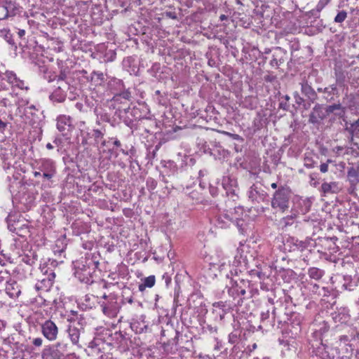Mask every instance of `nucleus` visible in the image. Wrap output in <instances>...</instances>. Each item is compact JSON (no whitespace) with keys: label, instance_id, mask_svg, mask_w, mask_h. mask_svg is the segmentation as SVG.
Segmentation results:
<instances>
[{"label":"nucleus","instance_id":"423d86ee","mask_svg":"<svg viewBox=\"0 0 359 359\" xmlns=\"http://www.w3.org/2000/svg\"><path fill=\"white\" fill-rule=\"evenodd\" d=\"M214 219L215 225L221 229L229 227L231 223H236L240 226V222H242L231 211L221 212L217 215Z\"/></svg>","mask_w":359,"mask_h":359},{"label":"nucleus","instance_id":"20e7f679","mask_svg":"<svg viewBox=\"0 0 359 359\" xmlns=\"http://www.w3.org/2000/svg\"><path fill=\"white\" fill-rule=\"evenodd\" d=\"M34 177H42L44 180L50 182L57 173L56 163L50 158H41L36 161Z\"/></svg>","mask_w":359,"mask_h":359},{"label":"nucleus","instance_id":"13d9d810","mask_svg":"<svg viewBox=\"0 0 359 359\" xmlns=\"http://www.w3.org/2000/svg\"><path fill=\"white\" fill-rule=\"evenodd\" d=\"M116 54L114 50H110L107 51L104 55V57L106 58L105 61H107V62L114 61L116 58Z\"/></svg>","mask_w":359,"mask_h":359},{"label":"nucleus","instance_id":"39448f33","mask_svg":"<svg viewBox=\"0 0 359 359\" xmlns=\"http://www.w3.org/2000/svg\"><path fill=\"white\" fill-rule=\"evenodd\" d=\"M290 198V191L289 188L283 186L279 187L273 194L271 201L272 208L285 212L289 208Z\"/></svg>","mask_w":359,"mask_h":359},{"label":"nucleus","instance_id":"f8f14e48","mask_svg":"<svg viewBox=\"0 0 359 359\" xmlns=\"http://www.w3.org/2000/svg\"><path fill=\"white\" fill-rule=\"evenodd\" d=\"M267 196V193L256 184L251 186L248 191V197L252 202L258 203L263 202Z\"/></svg>","mask_w":359,"mask_h":359},{"label":"nucleus","instance_id":"393cba45","mask_svg":"<svg viewBox=\"0 0 359 359\" xmlns=\"http://www.w3.org/2000/svg\"><path fill=\"white\" fill-rule=\"evenodd\" d=\"M67 245V241L65 235L62 236L60 237L57 241H55L54 248H53V252L55 255L58 254L60 255L62 253H63Z\"/></svg>","mask_w":359,"mask_h":359},{"label":"nucleus","instance_id":"f257e3e1","mask_svg":"<svg viewBox=\"0 0 359 359\" xmlns=\"http://www.w3.org/2000/svg\"><path fill=\"white\" fill-rule=\"evenodd\" d=\"M99 264V262L94 259L93 257H82L74 264V275L81 282L86 284L91 283L93 282V274L98 268Z\"/></svg>","mask_w":359,"mask_h":359},{"label":"nucleus","instance_id":"9b49d317","mask_svg":"<svg viewBox=\"0 0 359 359\" xmlns=\"http://www.w3.org/2000/svg\"><path fill=\"white\" fill-rule=\"evenodd\" d=\"M67 332L72 344L81 347L79 345V339L81 334L84 332L83 327H79L76 324L72 323L68 326Z\"/></svg>","mask_w":359,"mask_h":359},{"label":"nucleus","instance_id":"4468645a","mask_svg":"<svg viewBox=\"0 0 359 359\" xmlns=\"http://www.w3.org/2000/svg\"><path fill=\"white\" fill-rule=\"evenodd\" d=\"M55 278V273H50L46 277H41L38 279L35 285L36 290L48 291L53 286L54 279Z\"/></svg>","mask_w":359,"mask_h":359},{"label":"nucleus","instance_id":"6e6552de","mask_svg":"<svg viewBox=\"0 0 359 359\" xmlns=\"http://www.w3.org/2000/svg\"><path fill=\"white\" fill-rule=\"evenodd\" d=\"M24 221L15 220L13 216L8 215L7 217L8 229L10 231L15 233L19 236L23 237L29 233L28 225L23 222Z\"/></svg>","mask_w":359,"mask_h":359},{"label":"nucleus","instance_id":"b1692460","mask_svg":"<svg viewBox=\"0 0 359 359\" xmlns=\"http://www.w3.org/2000/svg\"><path fill=\"white\" fill-rule=\"evenodd\" d=\"M101 345H103V343L100 339H94L90 341L88 345V354L89 355H97L102 352Z\"/></svg>","mask_w":359,"mask_h":359},{"label":"nucleus","instance_id":"58836bf2","mask_svg":"<svg viewBox=\"0 0 359 359\" xmlns=\"http://www.w3.org/2000/svg\"><path fill=\"white\" fill-rule=\"evenodd\" d=\"M344 283L342 285V287L344 290L352 291L356 287V284L351 281V277L348 276H344Z\"/></svg>","mask_w":359,"mask_h":359},{"label":"nucleus","instance_id":"ddd939ff","mask_svg":"<svg viewBox=\"0 0 359 359\" xmlns=\"http://www.w3.org/2000/svg\"><path fill=\"white\" fill-rule=\"evenodd\" d=\"M102 311L104 315L109 318H114L116 316L118 312V305L116 301L109 299L107 302H102L100 304Z\"/></svg>","mask_w":359,"mask_h":359},{"label":"nucleus","instance_id":"aec40b11","mask_svg":"<svg viewBox=\"0 0 359 359\" xmlns=\"http://www.w3.org/2000/svg\"><path fill=\"white\" fill-rule=\"evenodd\" d=\"M94 113L97 116L96 123L100 125V122H106L110 123L112 126H114V121L111 120L110 115L107 112L102 106L97 105L94 108Z\"/></svg>","mask_w":359,"mask_h":359},{"label":"nucleus","instance_id":"338daca9","mask_svg":"<svg viewBox=\"0 0 359 359\" xmlns=\"http://www.w3.org/2000/svg\"><path fill=\"white\" fill-rule=\"evenodd\" d=\"M17 34L19 39L22 41L25 42V34L26 32L25 29H18L17 32Z\"/></svg>","mask_w":359,"mask_h":359},{"label":"nucleus","instance_id":"de8ad7c7","mask_svg":"<svg viewBox=\"0 0 359 359\" xmlns=\"http://www.w3.org/2000/svg\"><path fill=\"white\" fill-rule=\"evenodd\" d=\"M36 65L38 66L39 73L44 76L46 73H48V67L44 64V62L38 61L36 62Z\"/></svg>","mask_w":359,"mask_h":359},{"label":"nucleus","instance_id":"5701e85b","mask_svg":"<svg viewBox=\"0 0 359 359\" xmlns=\"http://www.w3.org/2000/svg\"><path fill=\"white\" fill-rule=\"evenodd\" d=\"M231 286H226L228 294L230 297L233 298H236V297L241 295L243 296L245 294L246 291L241 286L238 285V284L236 282H233L232 280H230Z\"/></svg>","mask_w":359,"mask_h":359},{"label":"nucleus","instance_id":"8fccbe9b","mask_svg":"<svg viewBox=\"0 0 359 359\" xmlns=\"http://www.w3.org/2000/svg\"><path fill=\"white\" fill-rule=\"evenodd\" d=\"M347 18V13L345 11H339L334 18V22L337 23L343 22Z\"/></svg>","mask_w":359,"mask_h":359},{"label":"nucleus","instance_id":"c9c22d12","mask_svg":"<svg viewBox=\"0 0 359 359\" xmlns=\"http://www.w3.org/2000/svg\"><path fill=\"white\" fill-rule=\"evenodd\" d=\"M55 260L48 259V263H45L43 265H41L40 270L41 272L42 273L41 277H46L48 276V274H49L50 273H55L53 270L48 266V265H50L52 266H55Z\"/></svg>","mask_w":359,"mask_h":359},{"label":"nucleus","instance_id":"774afa93","mask_svg":"<svg viewBox=\"0 0 359 359\" xmlns=\"http://www.w3.org/2000/svg\"><path fill=\"white\" fill-rule=\"evenodd\" d=\"M294 97L295 99V102L298 105H301L302 104H303L304 102V100L298 94V93H295L294 95Z\"/></svg>","mask_w":359,"mask_h":359},{"label":"nucleus","instance_id":"f03ea898","mask_svg":"<svg viewBox=\"0 0 359 359\" xmlns=\"http://www.w3.org/2000/svg\"><path fill=\"white\" fill-rule=\"evenodd\" d=\"M332 113H334L337 116L341 118L345 115L346 107L339 103L329 105L325 108L321 104H316L309 115V121L313 124L319 123Z\"/></svg>","mask_w":359,"mask_h":359},{"label":"nucleus","instance_id":"72a5a7b5","mask_svg":"<svg viewBox=\"0 0 359 359\" xmlns=\"http://www.w3.org/2000/svg\"><path fill=\"white\" fill-rule=\"evenodd\" d=\"M153 98L160 105L164 106L168 102L167 96L165 93H162L159 90L154 92Z\"/></svg>","mask_w":359,"mask_h":359},{"label":"nucleus","instance_id":"2f4dec72","mask_svg":"<svg viewBox=\"0 0 359 359\" xmlns=\"http://www.w3.org/2000/svg\"><path fill=\"white\" fill-rule=\"evenodd\" d=\"M156 282V278L154 276H149L143 279V283L140 284L138 286L139 290L143 292L146 287H152Z\"/></svg>","mask_w":359,"mask_h":359},{"label":"nucleus","instance_id":"a211bd4d","mask_svg":"<svg viewBox=\"0 0 359 359\" xmlns=\"http://www.w3.org/2000/svg\"><path fill=\"white\" fill-rule=\"evenodd\" d=\"M72 127V121L69 116L60 115L57 118V128L63 136L67 135Z\"/></svg>","mask_w":359,"mask_h":359},{"label":"nucleus","instance_id":"79ce46f5","mask_svg":"<svg viewBox=\"0 0 359 359\" xmlns=\"http://www.w3.org/2000/svg\"><path fill=\"white\" fill-rule=\"evenodd\" d=\"M269 317H270L269 310H266V311H262L261 313V322L266 327H267L269 325L271 327H273V323H270L269 320Z\"/></svg>","mask_w":359,"mask_h":359},{"label":"nucleus","instance_id":"412c9836","mask_svg":"<svg viewBox=\"0 0 359 359\" xmlns=\"http://www.w3.org/2000/svg\"><path fill=\"white\" fill-rule=\"evenodd\" d=\"M68 88L67 83H63L62 86H58L53 93L50 95V99L56 102H63L67 97L65 89Z\"/></svg>","mask_w":359,"mask_h":359},{"label":"nucleus","instance_id":"69168bd1","mask_svg":"<svg viewBox=\"0 0 359 359\" xmlns=\"http://www.w3.org/2000/svg\"><path fill=\"white\" fill-rule=\"evenodd\" d=\"M332 161L328 159L327 163H322L320 165V170L321 172H327V170H328V163H331Z\"/></svg>","mask_w":359,"mask_h":359},{"label":"nucleus","instance_id":"6ab92c4d","mask_svg":"<svg viewBox=\"0 0 359 359\" xmlns=\"http://www.w3.org/2000/svg\"><path fill=\"white\" fill-rule=\"evenodd\" d=\"M16 6L12 1H5L0 4V20H4L9 16L15 15Z\"/></svg>","mask_w":359,"mask_h":359},{"label":"nucleus","instance_id":"c03bdc74","mask_svg":"<svg viewBox=\"0 0 359 359\" xmlns=\"http://www.w3.org/2000/svg\"><path fill=\"white\" fill-rule=\"evenodd\" d=\"M321 287L322 286H320V285L313 282L309 283L307 285L309 292L317 296H318V294H320V291Z\"/></svg>","mask_w":359,"mask_h":359},{"label":"nucleus","instance_id":"e2e57ef3","mask_svg":"<svg viewBox=\"0 0 359 359\" xmlns=\"http://www.w3.org/2000/svg\"><path fill=\"white\" fill-rule=\"evenodd\" d=\"M321 189L324 193H330L332 189V184L327 182H324L321 185Z\"/></svg>","mask_w":359,"mask_h":359},{"label":"nucleus","instance_id":"ea45409f","mask_svg":"<svg viewBox=\"0 0 359 359\" xmlns=\"http://www.w3.org/2000/svg\"><path fill=\"white\" fill-rule=\"evenodd\" d=\"M339 321H346L349 318V309L346 307H341L338 311Z\"/></svg>","mask_w":359,"mask_h":359},{"label":"nucleus","instance_id":"dca6fc26","mask_svg":"<svg viewBox=\"0 0 359 359\" xmlns=\"http://www.w3.org/2000/svg\"><path fill=\"white\" fill-rule=\"evenodd\" d=\"M4 79L12 85V86L17 87L20 89H28L25 85V81L18 78L14 72L7 70L4 73Z\"/></svg>","mask_w":359,"mask_h":359},{"label":"nucleus","instance_id":"680f3d73","mask_svg":"<svg viewBox=\"0 0 359 359\" xmlns=\"http://www.w3.org/2000/svg\"><path fill=\"white\" fill-rule=\"evenodd\" d=\"M229 342L231 344L237 343L238 340V335L236 333L231 332L229 334Z\"/></svg>","mask_w":359,"mask_h":359},{"label":"nucleus","instance_id":"f3484780","mask_svg":"<svg viewBox=\"0 0 359 359\" xmlns=\"http://www.w3.org/2000/svg\"><path fill=\"white\" fill-rule=\"evenodd\" d=\"M5 291L11 299L18 298L21 294L20 286L16 280L11 278L6 281Z\"/></svg>","mask_w":359,"mask_h":359},{"label":"nucleus","instance_id":"4d7b16f0","mask_svg":"<svg viewBox=\"0 0 359 359\" xmlns=\"http://www.w3.org/2000/svg\"><path fill=\"white\" fill-rule=\"evenodd\" d=\"M358 128H359V118H358V120H356L355 121H354L353 123H352L351 124V127L348 129L351 134V141L353 140V132L355 130H357Z\"/></svg>","mask_w":359,"mask_h":359},{"label":"nucleus","instance_id":"c85d7f7f","mask_svg":"<svg viewBox=\"0 0 359 359\" xmlns=\"http://www.w3.org/2000/svg\"><path fill=\"white\" fill-rule=\"evenodd\" d=\"M150 74L155 77L158 81H163L165 76L163 71H161V65L159 63H154L149 70Z\"/></svg>","mask_w":359,"mask_h":359},{"label":"nucleus","instance_id":"1a4fd4ad","mask_svg":"<svg viewBox=\"0 0 359 359\" xmlns=\"http://www.w3.org/2000/svg\"><path fill=\"white\" fill-rule=\"evenodd\" d=\"M187 302L189 309H192L199 314L206 311L204 299L201 292L192 293L188 298Z\"/></svg>","mask_w":359,"mask_h":359},{"label":"nucleus","instance_id":"a18cd8bd","mask_svg":"<svg viewBox=\"0 0 359 359\" xmlns=\"http://www.w3.org/2000/svg\"><path fill=\"white\" fill-rule=\"evenodd\" d=\"M323 93L327 94L328 96H330V100H332V95H337L338 93V90L337 86L335 84H332L327 88L323 89Z\"/></svg>","mask_w":359,"mask_h":359},{"label":"nucleus","instance_id":"a878e982","mask_svg":"<svg viewBox=\"0 0 359 359\" xmlns=\"http://www.w3.org/2000/svg\"><path fill=\"white\" fill-rule=\"evenodd\" d=\"M179 332L176 331V336L174 339L169 341L168 343L164 344V351L168 353H176L179 350V346L177 344V338H178Z\"/></svg>","mask_w":359,"mask_h":359},{"label":"nucleus","instance_id":"9d476101","mask_svg":"<svg viewBox=\"0 0 359 359\" xmlns=\"http://www.w3.org/2000/svg\"><path fill=\"white\" fill-rule=\"evenodd\" d=\"M41 331L43 336L50 341L57 339L58 327L51 320H46L41 324Z\"/></svg>","mask_w":359,"mask_h":359},{"label":"nucleus","instance_id":"3c124183","mask_svg":"<svg viewBox=\"0 0 359 359\" xmlns=\"http://www.w3.org/2000/svg\"><path fill=\"white\" fill-rule=\"evenodd\" d=\"M295 241H298V239H297L295 238H290L286 241V243L285 244V246L287 245L290 247V249H289L290 251L296 250V247H297V243L295 242Z\"/></svg>","mask_w":359,"mask_h":359},{"label":"nucleus","instance_id":"7ed1b4c3","mask_svg":"<svg viewBox=\"0 0 359 359\" xmlns=\"http://www.w3.org/2000/svg\"><path fill=\"white\" fill-rule=\"evenodd\" d=\"M107 86L111 93L114 94L111 102L115 104L121 103V99L130 101L132 98L131 93L128 89L125 88L122 80L115 77L111 78L107 83Z\"/></svg>","mask_w":359,"mask_h":359},{"label":"nucleus","instance_id":"0eeeda50","mask_svg":"<svg viewBox=\"0 0 359 359\" xmlns=\"http://www.w3.org/2000/svg\"><path fill=\"white\" fill-rule=\"evenodd\" d=\"M50 349L63 359H79V356L72 350V346L67 341H58Z\"/></svg>","mask_w":359,"mask_h":359},{"label":"nucleus","instance_id":"e433bc0d","mask_svg":"<svg viewBox=\"0 0 359 359\" xmlns=\"http://www.w3.org/2000/svg\"><path fill=\"white\" fill-rule=\"evenodd\" d=\"M121 119L123 120V123L129 127L130 129L134 130L136 129L135 122L130 118V116H126L125 114L121 112V114H117Z\"/></svg>","mask_w":359,"mask_h":359},{"label":"nucleus","instance_id":"0e129e2a","mask_svg":"<svg viewBox=\"0 0 359 359\" xmlns=\"http://www.w3.org/2000/svg\"><path fill=\"white\" fill-rule=\"evenodd\" d=\"M67 78V71L66 69H62L60 72V74L57 76V81H63Z\"/></svg>","mask_w":359,"mask_h":359},{"label":"nucleus","instance_id":"052dcab7","mask_svg":"<svg viewBox=\"0 0 359 359\" xmlns=\"http://www.w3.org/2000/svg\"><path fill=\"white\" fill-rule=\"evenodd\" d=\"M331 0H319L316 9L318 11H320L323 9V8L327 5Z\"/></svg>","mask_w":359,"mask_h":359},{"label":"nucleus","instance_id":"37998d69","mask_svg":"<svg viewBox=\"0 0 359 359\" xmlns=\"http://www.w3.org/2000/svg\"><path fill=\"white\" fill-rule=\"evenodd\" d=\"M236 181L231 179L229 176L224 177L222 182V185L224 189H227L231 187H235Z\"/></svg>","mask_w":359,"mask_h":359},{"label":"nucleus","instance_id":"09e8293b","mask_svg":"<svg viewBox=\"0 0 359 359\" xmlns=\"http://www.w3.org/2000/svg\"><path fill=\"white\" fill-rule=\"evenodd\" d=\"M104 137V133L99 129H94L92 131V137L94 138L95 143L97 144L98 142L102 140Z\"/></svg>","mask_w":359,"mask_h":359},{"label":"nucleus","instance_id":"c756f323","mask_svg":"<svg viewBox=\"0 0 359 359\" xmlns=\"http://www.w3.org/2000/svg\"><path fill=\"white\" fill-rule=\"evenodd\" d=\"M308 275L311 279L320 280L325 275V271L317 267H311L308 270Z\"/></svg>","mask_w":359,"mask_h":359},{"label":"nucleus","instance_id":"4be33fe9","mask_svg":"<svg viewBox=\"0 0 359 359\" xmlns=\"http://www.w3.org/2000/svg\"><path fill=\"white\" fill-rule=\"evenodd\" d=\"M301 92L303 95L308 97L311 102H313L317 98V94L313 88L308 83V81L303 79L300 83Z\"/></svg>","mask_w":359,"mask_h":359},{"label":"nucleus","instance_id":"49530a36","mask_svg":"<svg viewBox=\"0 0 359 359\" xmlns=\"http://www.w3.org/2000/svg\"><path fill=\"white\" fill-rule=\"evenodd\" d=\"M43 359H63L50 348L43 353Z\"/></svg>","mask_w":359,"mask_h":359},{"label":"nucleus","instance_id":"bf43d9fd","mask_svg":"<svg viewBox=\"0 0 359 359\" xmlns=\"http://www.w3.org/2000/svg\"><path fill=\"white\" fill-rule=\"evenodd\" d=\"M295 242L297 243V247H296V250L302 251L304 249L308 248V244L304 241H299L298 240V241H295Z\"/></svg>","mask_w":359,"mask_h":359},{"label":"nucleus","instance_id":"864d4df0","mask_svg":"<svg viewBox=\"0 0 359 359\" xmlns=\"http://www.w3.org/2000/svg\"><path fill=\"white\" fill-rule=\"evenodd\" d=\"M146 185L149 191H152L156 189L157 186V182L154 179L149 177L147 180Z\"/></svg>","mask_w":359,"mask_h":359},{"label":"nucleus","instance_id":"a19ab883","mask_svg":"<svg viewBox=\"0 0 359 359\" xmlns=\"http://www.w3.org/2000/svg\"><path fill=\"white\" fill-rule=\"evenodd\" d=\"M304 165L307 168H313L316 166V162L313 159L311 154H306L304 158Z\"/></svg>","mask_w":359,"mask_h":359},{"label":"nucleus","instance_id":"cd10ccee","mask_svg":"<svg viewBox=\"0 0 359 359\" xmlns=\"http://www.w3.org/2000/svg\"><path fill=\"white\" fill-rule=\"evenodd\" d=\"M0 37L4 39L9 45L17 48L16 43L13 39V36L11 30L8 28H3L0 29Z\"/></svg>","mask_w":359,"mask_h":359},{"label":"nucleus","instance_id":"5fc2aeb1","mask_svg":"<svg viewBox=\"0 0 359 359\" xmlns=\"http://www.w3.org/2000/svg\"><path fill=\"white\" fill-rule=\"evenodd\" d=\"M48 73H46L44 76H43L44 79H46L49 83L56 80L57 75L54 72L48 70Z\"/></svg>","mask_w":359,"mask_h":359},{"label":"nucleus","instance_id":"bb28decb","mask_svg":"<svg viewBox=\"0 0 359 359\" xmlns=\"http://www.w3.org/2000/svg\"><path fill=\"white\" fill-rule=\"evenodd\" d=\"M347 177L351 184L359 183V165L349 168L347 171Z\"/></svg>","mask_w":359,"mask_h":359},{"label":"nucleus","instance_id":"4c0bfd02","mask_svg":"<svg viewBox=\"0 0 359 359\" xmlns=\"http://www.w3.org/2000/svg\"><path fill=\"white\" fill-rule=\"evenodd\" d=\"M130 327L136 333H140V334L146 332L148 329V326L147 325H143L142 326L141 323L139 321L132 323L130 325Z\"/></svg>","mask_w":359,"mask_h":359},{"label":"nucleus","instance_id":"f704fd0d","mask_svg":"<svg viewBox=\"0 0 359 359\" xmlns=\"http://www.w3.org/2000/svg\"><path fill=\"white\" fill-rule=\"evenodd\" d=\"M90 80L96 85H101L104 81V74L101 72L93 71L90 74Z\"/></svg>","mask_w":359,"mask_h":359},{"label":"nucleus","instance_id":"7c9ffc66","mask_svg":"<svg viewBox=\"0 0 359 359\" xmlns=\"http://www.w3.org/2000/svg\"><path fill=\"white\" fill-rule=\"evenodd\" d=\"M72 314L75 316L74 318H72L70 319L71 324L74 323L79 327H83L86 325V322L85 320V318L83 314H78L77 311H72Z\"/></svg>","mask_w":359,"mask_h":359},{"label":"nucleus","instance_id":"473e14b6","mask_svg":"<svg viewBox=\"0 0 359 359\" xmlns=\"http://www.w3.org/2000/svg\"><path fill=\"white\" fill-rule=\"evenodd\" d=\"M111 140H113V145L116 149H119V151L123 154L124 155H133L134 153L133 147H132L130 149L127 150L126 149L122 148L121 142L116 138V137H111L110 138Z\"/></svg>","mask_w":359,"mask_h":359},{"label":"nucleus","instance_id":"6e6d98bb","mask_svg":"<svg viewBox=\"0 0 359 359\" xmlns=\"http://www.w3.org/2000/svg\"><path fill=\"white\" fill-rule=\"evenodd\" d=\"M236 188H237V187L236 184L235 187H231L229 189H225L226 195L231 196L233 201L235 200V198H237V194H236L237 189Z\"/></svg>","mask_w":359,"mask_h":359},{"label":"nucleus","instance_id":"603ef678","mask_svg":"<svg viewBox=\"0 0 359 359\" xmlns=\"http://www.w3.org/2000/svg\"><path fill=\"white\" fill-rule=\"evenodd\" d=\"M320 292V294H319L318 297H330L332 294L333 291L327 287L322 286Z\"/></svg>","mask_w":359,"mask_h":359},{"label":"nucleus","instance_id":"2eb2a0df","mask_svg":"<svg viewBox=\"0 0 359 359\" xmlns=\"http://www.w3.org/2000/svg\"><path fill=\"white\" fill-rule=\"evenodd\" d=\"M121 112L125 114L126 116H130V118L135 122L137 120L142 119V115L140 109L136 106H128L126 108L118 107L116 109L115 114H121Z\"/></svg>","mask_w":359,"mask_h":359}]
</instances>
